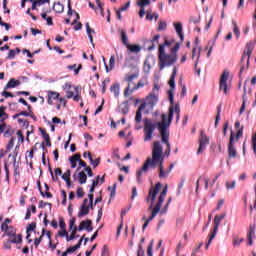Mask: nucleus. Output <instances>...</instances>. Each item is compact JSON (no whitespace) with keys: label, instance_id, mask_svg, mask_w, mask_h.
Instances as JSON below:
<instances>
[{"label":"nucleus","instance_id":"nucleus-15","mask_svg":"<svg viewBox=\"0 0 256 256\" xmlns=\"http://www.w3.org/2000/svg\"><path fill=\"white\" fill-rule=\"evenodd\" d=\"M145 107H147V103H142L138 110L136 111V116H135V122L137 125H139V123H141L143 116L141 114V112L145 109Z\"/></svg>","mask_w":256,"mask_h":256},{"label":"nucleus","instance_id":"nucleus-18","mask_svg":"<svg viewBox=\"0 0 256 256\" xmlns=\"http://www.w3.org/2000/svg\"><path fill=\"white\" fill-rule=\"evenodd\" d=\"M219 225H221V220L219 219V216L214 217V230L211 234V239H214L216 237L217 232L219 231Z\"/></svg>","mask_w":256,"mask_h":256},{"label":"nucleus","instance_id":"nucleus-9","mask_svg":"<svg viewBox=\"0 0 256 256\" xmlns=\"http://www.w3.org/2000/svg\"><path fill=\"white\" fill-rule=\"evenodd\" d=\"M137 77H139V72H136L124 78V81L128 82V86L124 91V97H129V91H131V87L135 85V83H133V79H137Z\"/></svg>","mask_w":256,"mask_h":256},{"label":"nucleus","instance_id":"nucleus-56","mask_svg":"<svg viewBox=\"0 0 256 256\" xmlns=\"http://www.w3.org/2000/svg\"><path fill=\"white\" fill-rule=\"evenodd\" d=\"M137 256H145V252L143 251V245L141 244L138 246Z\"/></svg>","mask_w":256,"mask_h":256},{"label":"nucleus","instance_id":"nucleus-16","mask_svg":"<svg viewBox=\"0 0 256 256\" xmlns=\"http://www.w3.org/2000/svg\"><path fill=\"white\" fill-rule=\"evenodd\" d=\"M144 85H147V81L145 80H140L137 84L132 85L129 90V95L135 93V91H138V89L143 88Z\"/></svg>","mask_w":256,"mask_h":256},{"label":"nucleus","instance_id":"nucleus-52","mask_svg":"<svg viewBox=\"0 0 256 256\" xmlns=\"http://www.w3.org/2000/svg\"><path fill=\"white\" fill-rule=\"evenodd\" d=\"M180 47H181V44L176 43L175 46L170 49V53H174L175 55H177V51H179Z\"/></svg>","mask_w":256,"mask_h":256},{"label":"nucleus","instance_id":"nucleus-62","mask_svg":"<svg viewBox=\"0 0 256 256\" xmlns=\"http://www.w3.org/2000/svg\"><path fill=\"white\" fill-rule=\"evenodd\" d=\"M35 227H36L35 223L29 224L27 228V233H29L30 231H35Z\"/></svg>","mask_w":256,"mask_h":256},{"label":"nucleus","instance_id":"nucleus-38","mask_svg":"<svg viewBox=\"0 0 256 256\" xmlns=\"http://www.w3.org/2000/svg\"><path fill=\"white\" fill-rule=\"evenodd\" d=\"M232 25H234L233 28V33L236 36V39H239L240 35H241V31L239 30V26H237V22H232Z\"/></svg>","mask_w":256,"mask_h":256},{"label":"nucleus","instance_id":"nucleus-10","mask_svg":"<svg viewBox=\"0 0 256 256\" xmlns=\"http://www.w3.org/2000/svg\"><path fill=\"white\" fill-rule=\"evenodd\" d=\"M199 148H198V155H201V153H203V151H205V148L207 147V145H209V137L207 135H205L203 132H201L200 134V139H199Z\"/></svg>","mask_w":256,"mask_h":256},{"label":"nucleus","instance_id":"nucleus-57","mask_svg":"<svg viewBox=\"0 0 256 256\" xmlns=\"http://www.w3.org/2000/svg\"><path fill=\"white\" fill-rule=\"evenodd\" d=\"M159 89H160L159 84H155L154 88L150 94L157 95V93H159Z\"/></svg>","mask_w":256,"mask_h":256},{"label":"nucleus","instance_id":"nucleus-13","mask_svg":"<svg viewBox=\"0 0 256 256\" xmlns=\"http://www.w3.org/2000/svg\"><path fill=\"white\" fill-rule=\"evenodd\" d=\"M192 59L195 60L194 67H195V69H197V65H199V59H201V47L197 48V46H196L193 48Z\"/></svg>","mask_w":256,"mask_h":256},{"label":"nucleus","instance_id":"nucleus-20","mask_svg":"<svg viewBox=\"0 0 256 256\" xmlns=\"http://www.w3.org/2000/svg\"><path fill=\"white\" fill-rule=\"evenodd\" d=\"M19 85H21V82L19 80L11 78L9 82L5 85L4 89L5 91H7V89H14V87H17Z\"/></svg>","mask_w":256,"mask_h":256},{"label":"nucleus","instance_id":"nucleus-48","mask_svg":"<svg viewBox=\"0 0 256 256\" xmlns=\"http://www.w3.org/2000/svg\"><path fill=\"white\" fill-rule=\"evenodd\" d=\"M42 135H43V138H44L45 141H46V145H48L49 147H51V142L49 141V140H50L49 134H47V132H45V131L42 130Z\"/></svg>","mask_w":256,"mask_h":256},{"label":"nucleus","instance_id":"nucleus-50","mask_svg":"<svg viewBox=\"0 0 256 256\" xmlns=\"http://www.w3.org/2000/svg\"><path fill=\"white\" fill-rule=\"evenodd\" d=\"M153 243H154V240H152L148 246V250H147L148 256H153Z\"/></svg>","mask_w":256,"mask_h":256},{"label":"nucleus","instance_id":"nucleus-17","mask_svg":"<svg viewBox=\"0 0 256 256\" xmlns=\"http://www.w3.org/2000/svg\"><path fill=\"white\" fill-rule=\"evenodd\" d=\"M103 63L105 65L106 73H109V71H113L115 68V56H111L109 60V66H107V63L105 62V57H103Z\"/></svg>","mask_w":256,"mask_h":256},{"label":"nucleus","instance_id":"nucleus-6","mask_svg":"<svg viewBox=\"0 0 256 256\" xmlns=\"http://www.w3.org/2000/svg\"><path fill=\"white\" fill-rule=\"evenodd\" d=\"M89 199L85 198L79 213H78V217L81 219V217H85V215H89V211L90 209H93V194H88Z\"/></svg>","mask_w":256,"mask_h":256},{"label":"nucleus","instance_id":"nucleus-30","mask_svg":"<svg viewBox=\"0 0 256 256\" xmlns=\"http://www.w3.org/2000/svg\"><path fill=\"white\" fill-rule=\"evenodd\" d=\"M83 239H84V236L79 240L78 244H76L73 247L67 248V250H66L67 253L68 254L75 253V251L81 247V243H83Z\"/></svg>","mask_w":256,"mask_h":256},{"label":"nucleus","instance_id":"nucleus-41","mask_svg":"<svg viewBox=\"0 0 256 256\" xmlns=\"http://www.w3.org/2000/svg\"><path fill=\"white\" fill-rule=\"evenodd\" d=\"M13 147H15V137H12L9 142L8 145L6 146L7 151H11V149H13Z\"/></svg>","mask_w":256,"mask_h":256},{"label":"nucleus","instance_id":"nucleus-49","mask_svg":"<svg viewBox=\"0 0 256 256\" xmlns=\"http://www.w3.org/2000/svg\"><path fill=\"white\" fill-rule=\"evenodd\" d=\"M76 67H77V65L74 64L72 66H68V69H74L75 75H79V71H81L82 66L79 65L78 68H76Z\"/></svg>","mask_w":256,"mask_h":256},{"label":"nucleus","instance_id":"nucleus-39","mask_svg":"<svg viewBox=\"0 0 256 256\" xmlns=\"http://www.w3.org/2000/svg\"><path fill=\"white\" fill-rule=\"evenodd\" d=\"M253 237H255V228H251L248 234V243L249 245H253Z\"/></svg>","mask_w":256,"mask_h":256},{"label":"nucleus","instance_id":"nucleus-12","mask_svg":"<svg viewBox=\"0 0 256 256\" xmlns=\"http://www.w3.org/2000/svg\"><path fill=\"white\" fill-rule=\"evenodd\" d=\"M159 102V96L157 94H150L149 96L146 97V107L147 105L150 106V109H153L155 105Z\"/></svg>","mask_w":256,"mask_h":256},{"label":"nucleus","instance_id":"nucleus-24","mask_svg":"<svg viewBox=\"0 0 256 256\" xmlns=\"http://www.w3.org/2000/svg\"><path fill=\"white\" fill-rule=\"evenodd\" d=\"M201 179H204L205 189H209V179L203 178V176H200L196 181V190H195L196 195H199V182L201 181Z\"/></svg>","mask_w":256,"mask_h":256},{"label":"nucleus","instance_id":"nucleus-14","mask_svg":"<svg viewBox=\"0 0 256 256\" xmlns=\"http://www.w3.org/2000/svg\"><path fill=\"white\" fill-rule=\"evenodd\" d=\"M91 225V220L82 221L78 227V231H83L85 229L88 233H91V231H93V227H91Z\"/></svg>","mask_w":256,"mask_h":256},{"label":"nucleus","instance_id":"nucleus-5","mask_svg":"<svg viewBox=\"0 0 256 256\" xmlns=\"http://www.w3.org/2000/svg\"><path fill=\"white\" fill-rule=\"evenodd\" d=\"M62 89L66 93V99H74L75 101H79L81 99V95L79 94V87L71 85V83H65L62 86Z\"/></svg>","mask_w":256,"mask_h":256},{"label":"nucleus","instance_id":"nucleus-36","mask_svg":"<svg viewBox=\"0 0 256 256\" xmlns=\"http://www.w3.org/2000/svg\"><path fill=\"white\" fill-rule=\"evenodd\" d=\"M64 9H65V7L60 2L54 3L53 10L56 13H63Z\"/></svg>","mask_w":256,"mask_h":256},{"label":"nucleus","instance_id":"nucleus-21","mask_svg":"<svg viewBox=\"0 0 256 256\" xmlns=\"http://www.w3.org/2000/svg\"><path fill=\"white\" fill-rule=\"evenodd\" d=\"M174 27H175V31H176L177 35H179L181 41H183V39H184L183 24H181V22H177L174 24Z\"/></svg>","mask_w":256,"mask_h":256},{"label":"nucleus","instance_id":"nucleus-35","mask_svg":"<svg viewBox=\"0 0 256 256\" xmlns=\"http://www.w3.org/2000/svg\"><path fill=\"white\" fill-rule=\"evenodd\" d=\"M136 3L140 9H145V7L151 5V0H137Z\"/></svg>","mask_w":256,"mask_h":256},{"label":"nucleus","instance_id":"nucleus-55","mask_svg":"<svg viewBox=\"0 0 256 256\" xmlns=\"http://www.w3.org/2000/svg\"><path fill=\"white\" fill-rule=\"evenodd\" d=\"M16 231L15 228L10 227L7 231H6V235L13 237V235H15Z\"/></svg>","mask_w":256,"mask_h":256},{"label":"nucleus","instance_id":"nucleus-34","mask_svg":"<svg viewBox=\"0 0 256 256\" xmlns=\"http://www.w3.org/2000/svg\"><path fill=\"white\" fill-rule=\"evenodd\" d=\"M242 99H243V103H242V106L240 108V115L243 114V112L245 111V104L247 103V90L244 86V94L242 96Z\"/></svg>","mask_w":256,"mask_h":256},{"label":"nucleus","instance_id":"nucleus-31","mask_svg":"<svg viewBox=\"0 0 256 256\" xmlns=\"http://www.w3.org/2000/svg\"><path fill=\"white\" fill-rule=\"evenodd\" d=\"M21 241H23V236H21V234H14L9 239L10 243H21Z\"/></svg>","mask_w":256,"mask_h":256},{"label":"nucleus","instance_id":"nucleus-64","mask_svg":"<svg viewBox=\"0 0 256 256\" xmlns=\"http://www.w3.org/2000/svg\"><path fill=\"white\" fill-rule=\"evenodd\" d=\"M99 161L100 159H96L95 161L93 160V158H90V163L91 165H93L94 167H97V165H99Z\"/></svg>","mask_w":256,"mask_h":256},{"label":"nucleus","instance_id":"nucleus-45","mask_svg":"<svg viewBox=\"0 0 256 256\" xmlns=\"http://www.w3.org/2000/svg\"><path fill=\"white\" fill-rule=\"evenodd\" d=\"M243 129H244V127L241 126L240 129L237 130L235 142L239 141V139H241V137H243Z\"/></svg>","mask_w":256,"mask_h":256},{"label":"nucleus","instance_id":"nucleus-61","mask_svg":"<svg viewBox=\"0 0 256 256\" xmlns=\"http://www.w3.org/2000/svg\"><path fill=\"white\" fill-rule=\"evenodd\" d=\"M85 195V192L83 191V188L79 187L77 189V197H83Z\"/></svg>","mask_w":256,"mask_h":256},{"label":"nucleus","instance_id":"nucleus-11","mask_svg":"<svg viewBox=\"0 0 256 256\" xmlns=\"http://www.w3.org/2000/svg\"><path fill=\"white\" fill-rule=\"evenodd\" d=\"M156 59L154 56H148L144 61V73H149L151 71V67H155Z\"/></svg>","mask_w":256,"mask_h":256},{"label":"nucleus","instance_id":"nucleus-3","mask_svg":"<svg viewBox=\"0 0 256 256\" xmlns=\"http://www.w3.org/2000/svg\"><path fill=\"white\" fill-rule=\"evenodd\" d=\"M161 182H158L155 187H151L148 196L146 198L147 203H150V206L148 207V211H152V214L150 217L145 221L144 225L142 226L143 231L147 229L149 226V223L154 220L155 217H157V214L159 211H161V207L163 206V203H165V197H167V191L169 187L166 185L163 190L159 194V189H161ZM157 199V200H156Z\"/></svg>","mask_w":256,"mask_h":256},{"label":"nucleus","instance_id":"nucleus-51","mask_svg":"<svg viewBox=\"0 0 256 256\" xmlns=\"http://www.w3.org/2000/svg\"><path fill=\"white\" fill-rule=\"evenodd\" d=\"M243 241H244L243 238H235L233 240L234 247H239V245H241L243 243Z\"/></svg>","mask_w":256,"mask_h":256},{"label":"nucleus","instance_id":"nucleus-44","mask_svg":"<svg viewBox=\"0 0 256 256\" xmlns=\"http://www.w3.org/2000/svg\"><path fill=\"white\" fill-rule=\"evenodd\" d=\"M116 190H117V184H114L113 187H108V191H110L111 199L115 197Z\"/></svg>","mask_w":256,"mask_h":256},{"label":"nucleus","instance_id":"nucleus-47","mask_svg":"<svg viewBox=\"0 0 256 256\" xmlns=\"http://www.w3.org/2000/svg\"><path fill=\"white\" fill-rule=\"evenodd\" d=\"M62 179L64 181H69L71 179V170H66V172L62 175Z\"/></svg>","mask_w":256,"mask_h":256},{"label":"nucleus","instance_id":"nucleus-46","mask_svg":"<svg viewBox=\"0 0 256 256\" xmlns=\"http://www.w3.org/2000/svg\"><path fill=\"white\" fill-rule=\"evenodd\" d=\"M167 29V22L160 21L158 23V31H165Z\"/></svg>","mask_w":256,"mask_h":256},{"label":"nucleus","instance_id":"nucleus-1","mask_svg":"<svg viewBox=\"0 0 256 256\" xmlns=\"http://www.w3.org/2000/svg\"><path fill=\"white\" fill-rule=\"evenodd\" d=\"M175 77H177V66L173 67L172 75L168 84L171 89L168 91V97L170 106L168 109V115L162 114V121L155 122L151 119L144 120V141H152L153 133L155 129L158 127V131L161 135L162 143H165L167 147V151H165L164 155L169 157L171 155V143H169V127L173 121V117H176V123H179V119H181V106L179 104H175Z\"/></svg>","mask_w":256,"mask_h":256},{"label":"nucleus","instance_id":"nucleus-8","mask_svg":"<svg viewBox=\"0 0 256 256\" xmlns=\"http://www.w3.org/2000/svg\"><path fill=\"white\" fill-rule=\"evenodd\" d=\"M229 79V72L224 71L220 78V91H223L224 95H227L229 93V86H227V80Z\"/></svg>","mask_w":256,"mask_h":256},{"label":"nucleus","instance_id":"nucleus-43","mask_svg":"<svg viewBox=\"0 0 256 256\" xmlns=\"http://www.w3.org/2000/svg\"><path fill=\"white\" fill-rule=\"evenodd\" d=\"M75 235H77V228H74V229L72 230V233H71L70 236H69V234H67L66 240H67V241H73V239H75Z\"/></svg>","mask_w":256,"mask_h":256},{"label":"nucleus","instance_id":"nucleus-26","mask_svg":"<svg viewBox=\"0 0 256 256\" xmlns=\"http://www.w3.org/2000/svg\"><path fill=\"white\" fill-rule=\"evenodd\" d=\"M127 49L130 53H141V46L139 44L128 45Z\"/></svg>","mask_w":256,"mask_h":256},{"label":"nucleus","instance_id":"nucleus-23","mask_svg":"<svg viewBox=\"0 0 256 256\" xmlns=\"http://www.w3.org/2000/svg\"><path fill=\"white\" fill-rule=\"evenodd\" d=\"M86 33L88 35V38L90 40L92 47L95 48V43L93 42V36H91V33H95V30L91 29V26H89V23H86Z\"/></svg>","mask_w":256,"mask_h":256},{"label":"nucleus","instance_id":"nucleus-58","mask_svg":"<svg viewBox=\"0 0 256 256\" xmlns=\"http://www.w3.org/2000/svg\"><path fill=\"white\" fill-rule=\"evenodd\" d=\"M15 55H17V52L15 50H10L8 53V59H15Z\"/></svg>","mask_w":256,"mask_h":256},{"label":"nucleus","instance_id":"nucleus-25","mask_svg":"<svg viewBox=\"0 0 256 256\" xmlns=\"http://www.w3.org/2000/svg\"><path fill=\"white\" fill-rule=\"evenodd\" d=\"M79 159H81V154H75L69 159L72 169H75V167H77V162L79 161Z\"/></svg>","mask_w":256,"mask_h":256},{"label":"nucleus","instance_id":"nucleus-60","mask_svg":"<svg viewBox=\"0 0 256 256\" xmlns=\"http://www.w3.org/2000/svg\"><path fill=\"white\" fill-rule=\"evenodd\" d=\"M252 145H253V151L256 153V134H253L252 136Z\"/></svg>","mask_w":256,"mask_h":256},{"label":"nucleus","instance_id":"nucleus-53","mask_svg":"<svg viewBox=\"0 0 256 256\" xmlns=\"http://www.w3.org/2000/svg\"><path fill=\"white\" fill-rule=\"evenodd\" d=\"M225 185H226V189H235V185H236V182L235 181H232V182H229V181H227L226 183H225Z\"/></svg>","mask_w":256,"mask_h":256},{"label":"nucleus","instance_id":"nucleus-59","mask_svg":"<svg viewBox=\"0 0 256 256\" xmlns=\"http://www.w3.org/2000/svg\"><path fill=\"white\" fill-rule=\"evenodd\" d=\"M58 235H59V237H67V235H68L67 230L66 229H61L58 232Z\"/></svg>","mask_w":256,"mask_h":256},{"label":"nucleus","instance_id":"nucleus-33","mask_svg":"<svg viewBox=\"0 0 256 256\" xmlns=\"http://www.w3.org/2000/svg\"><path fill=\"white\" fill-rule=\"evenodd\" d=\"M78 181L81 185H85V183H87V174H85L83 171L79 172Z\"/></svg>","mask_w":256,"mask_h":256},{"label":"nucleus","instance_id":"nucleus-4","mask_svg":"<svg viewBox=\"0 0 256 256\" xmlns=\"http://www.w3.org/2000/svg\"><path fill=\"white\" fill-rule=\"evenodd\" d=\"M173 45V40L169 41L165 39L163 44L159 45L158 48V65L160 71H163L165 67H171L174 63H177V59H179V56L175 53L170 52V54H167L165 51L166 47H171Z\"/></svg>","mask_w":256,"mask_h":256},{"label":"nucleus","instance_id":"nucleus-63","mask_svg":"<svg viewBox=\"0 0 256 256\" xmlns=\"http://www.w3.org/2000/svg\"><path fill=\"white\" fill-rule=\"evenodd\" d=\"M2 97H5L6 99H8V97H13V94L11 92H8V91H3L2 92Z\"/></svg>","mask_w":256,"mask_h":256},{"label":"nucleus","instance_id":"nucleus-27","mask_svg":"<svg viewBox=\"0 0 256 256\" xmlns=\"http://www.w3.org/2000/svg\"><path fill=\"white\" fill-rule=\"evenodd\" d=\"M16 135L18 137V143H17L15 149H19L21 143H25V136H23V132L21 130H18L16 132Z\"/></svg>","mask_w":256,"mask_h":256},{"label":"nucleus","instance_id":"nucleus-7","mask_svg":"<svg viewBox=\"0 0 256 256\" xmlns=\"http://www.w3.org/2000/svg\"><path fill=\"white\" fill-rule=\"evenodd\" d=\"M228 155L232 159H235V157H237V149H235V133H233V130H231L230 132V139L228 143Z\"/></svg>","mask_w":256,"mask_h":256},{"label":"nucleus","instance_id":"nucleus-54","mask_svg":"<svg viewBox=\"0 0 256 256\" xmlns=\"http://www.w3.org/2000/svg\"><path fill=\"white\" fill-rule=\"evenodd\" d=\"M0 25L1 27H5L6 31H9V29H11L10 24L3 22L1 17H0Z\"/></svg>","mask_w":256,"mask_h":256},{"label":"nucleus","instance_id":"nucleus-29","mask_svg":"<svg viewBox=\"0 0 256 256\" xmlns=\"http://www.w3.org/2000/svg\"><path fill=\"white\" fill-rule=\"evenodd\" d=\"M7 107L1 106L0 107V121L3 123V121H6V119H9V115L5 113Z\"/></svg>","mask_w":256,"mask_h":256},{"label":"nucleus","instance_id":"nucleus-37","mask_svg":"<svg viewBox=\"0 0 256 256\" xmlns=\"http://www.w3.org/2000/svg\"><path fill=\"white\" fill-rule=\"evenodd\" d=\"M13 133H15L13 128L11 126H6V129L4 130V137L6 138L12 137Z\"/></svg>","mask_w":256,"mask_h":256},{"label":"nucleus","instance_id":"nucleus-22","mask_svg":"<svg viewBox=\"0 0 256 256\" xmlns=\"http://www.w3.org/2000/svg\"><path fill=\"white\" fill-rule=\"evenodd\" d=\"M111 93L114 94L115 97H119L121 93V85L119 83H116L110 87Z\"/></svg>","mask_w":256,"mask_h":256},{"label":"nucleus","instance_id":"nucleus-40","mask_svg":"<svg viewBox=\"0 0 256 256\" xmlns=\"http://www.w3.org/2000/svg\"><path fill=\"white\" fill-rule=\"evenodd\" d=\"M41 17L46 21L47 25H53V18H51V16H47V14L42 13Z\"/></svg>","mask_w":256,"mask_h":256},{"label":"nucleus","instance_id":"nucleus-32","mask_svg":"<svg viewBox=\"0 0 256 256\" xmlns=\"http://www.w3.org/2000/svg\"><path fill=\"white\" fill-rule=\"evenodd\" d=\"M121 41L125 47L129 46V38L127 37V32L125 30H121Z\"/></svg>","mask_w":256,"mask_h":256},{"label":"nucleus","instance_id":"nucleus-19","mask_svg":"<svg viewBox=\"0 0 256 256\" xmlns=\"http://www.w3.org/2000/svg\"><path fill=\"white\" fill-rule=\"evenodd\" d=\"M59 93L55 91H48V103L49 105H53V101H57L59 99Z\"/></svg>","mask_w":256,"mask_h":256},{"label":"nucleus","instance_id":"nucleus-28","mask_svg":"<svg viewBox=\"0 0 256 256\" xmlns=\"http://www.w3.org/2000/svg\"><path fill=\"white\" fill-rule=\"evenodd\" d=\"M172 200H173V199L170 197V198L168 199L167 203L164 205L163 208H161V206H160V211L158 212V213L160 214V216L165 215V214L167 213V211H169V205H171V201H172Z\"/></svg>","mask_w":256,"mask_h":256},{"label":"nucleus","instance_id":"nucleus-2","mask_svg":"<svg viewBox=\"0 0 256 256\" xmlns=\"http://www.w3.org/2000/svg\"><path fill=\"white\" fill-rule=\"evenodd\" d=\"M163 161H165V158L163 157V146L161 145V142L155 141L152 149V157H148L142 168L136 172L138 181H141V176L143 173H149V171L152 169H156L157 166L159 171V178L167 179V177H169L170 171L165 170Z\"/></svg>","mask_w":256,"mask_h":256},{"label":"nucleus","instance_id":"nucleus-42","mask_svg":"<svg viewBox=\"0 0 256 256\" xmlns=\"http://www.w3.org/2000/svg\"><path fill=\"white\" fill-rule=\"evenodd\" d=\"M18 123L19 125H22V127H25V129L29 128V121H27L26 119L19 118Z\"/></svg>","mask_w":256,"mask_h":256}]
</instances>
